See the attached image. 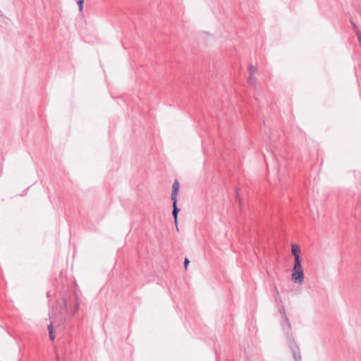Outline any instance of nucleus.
Wrapping results in <instances>:
<instances>
[{
    "mask_svg": "<svg viewBox=\"0 0 361 361\" xmlns=\"http://www.w3.org/2000/svg\"><path fill=\"white\" fill-rule=\"evenodd\" d=\"M288 344L289 348L292 353V355L295 360V361H300L301 360V355L300 352V348L297 343L295 341V339L293 336H288V340H286Z\"/></svg>",
    "mask_w": 361,
    "mask_h": 361,
    "instance_id": "nucleus-1",
    "label": "nucleus"
},
{
    "mask_svg": "<svg viewBox=\"0 0 361 361\" xmlns=\"http://www.w3.org/2000/svg\"><path fill=\"white\" fill-rule=\"evenodd\" d=\"M282 319V329L286 334V340H288V336H293L290 332L291 330V324L286 314L283 315V318Z\"/></svg>",
    "mask_w": 361,
    "mask_h": 361,
    "instance_id": "nucleus-2",
    "label": "nucleus"
},
{
    "mask_svg": "<svg viewBox=\"0 0 361 361\" xmlns=\"http://www.w3.org/2000/svg\"><path fill=\"white\" fill-rule=\"evenodd\" d=\"M291 279L295 283L302 284L304 281L303 270L292 271Z\"/></svg>",
    "mask_w": 361,
    "mask_h": 361,
    "instance_id": "nucleus-3",
    "label": "nucleus"
},
{
    "mask_svg": "<svg viewBox=\"0 0 361 361\" xmlns=\"http://www.w3.org/2000/svg\"><path fill=\"white\" fill-rule=\"evenodd\" d=\"M179 187V183L177 180H176L172 185L171 200H177Z\"/></svg>",
    "mask_w": 361,
    "mask_h": 361,
    "instance_id": "nucleus-4",
    "label": "nucleus"
},
{
    "mask_svg": "<svg viewBox=\"0 0 361 361\" xmlns=\"http://www.w3.org/2000/svg\"><path fill=\"white\" fill-rule=\"evenodd\" d=\"M173 202V210H172V215L175 221L176 225H177L178 222V214L180 211V209L178 208L177 206V200H171Z\"/></svg>",
    "mask_w": 361,
    "mask_h": 361,
    "instance_id": "nucleus-5",
    "label": "nucleus"
},
{
    "mask_svg": "<svg viewBox=\"0 0 361 361\" xmlns=\"http://www.w3.org/2000/svg\"><path fill=\"white\" fill-rule=\"evenodd\" d=\"M291 252L294 256V259H300V248L297 245H292Z\"/></svg>",
    "mask_w": 361,
    "mask_h": 361,
    "instance_id": "nucleus-6",
    "label": "nucleus"
},
{
    "mask_svg": "<svg viewBox=\"0 0 361 361\" xmlns=\"http://www.w3.org/2000/svg\"><path fill=\"white\" fill-rule=\"evenodd\" d=\"M302 270V260L300 259H294V265L293 268V271Z\"/></svg>",
    "mask_w": 361,
    "mask_h": 361,
    "instance_id": "nucleus-7",
    "label": "nucleus"
},
{
    "mask_svg": "<svg viewBox=\"0 0 361 361\" xmlns=\"http://www.w3.org/2000/svg\"><path fill=\"white\" fill-rule=\"evenodd\" d=\"M48 331H49V338L51 341H54L55 339L56 336H55V334L54 331L52 323H51L50 324L48 325Z\"/></svg>",
    "mask_w": 361,
    "mask_h": 361,
    "instance_id": "nucleus-8",
    "label": "nucleus"
},
{
    "mask_svg": "<svg viewBox=\"0 0 361 361\" xmlns=\"http://www.w3.org/2000/svg\"><path fill=\"white\" fill-rule=\"evenodd\" d=\"M78 5L79 11L81 12L83 10L84 0H76Z\"/></svg>",
    "mask_w": 361,
    "mask_h": 361,
    "instance_id": "nucleus-9",
    "label": "nucleus"
},
{
    "mask_svg": "<svg viewBox=\"0 0 361 361\" xmlns=\"http://www.w3.org/2000/svg\"><path fill=\"white\" fill-rule=\"evenodd\" d=\"M248 83L250 85H253L255 83V78L253 77V75L250 74L248 78Z\"/></svg>",
    "mask_w": 361,
    "mask_h": 361,
    "instance_id": "nucleus-10",
    "label": "nucleus"
},
{
    "mask_svg": "<svg viewBox=\"0 0 361 361\" xmlns=\"http://www.w3.org/2000/svg\"><path fill=\"white\" fill-rule=\"evenodd\" d=\"M257 67L253 66H250L249 67V73L250 75H253L255 73L257 72Z\"/></svg>",
    "mask_w": 361,
    "mask_h": 361,
    "instance_id": "nucleus-11",
    "label": "nucleus"
},
{
    "mask_svg": "<svg viewBox=\"0 0 361 361\" xmlns=\"http://www.w3.org/2000/svg\"><path fill=\"white\" fill-rule=\"evenodd\" d=\"M189 263H190V260L188 258H185L184 260V267H185V269H187V267L189 264Z\"/></svg>",
    "mask_w": 361,
    "mask_h": 361,
    "instance_id": "nucleus-12",
    "label": "nucleus"
},
{
    "mask_svg": "<svg viewBox=\"0 0 361 361\" xmlns=\"http://www.w3.org/2000/svg\"><path fill=\"white\" fill-rule=\"evenodd\" d=\"M280 313L281 314V317L282 319L283 318V315L284 314H286V312H285V309L283 307L282 309L280 310Z\"/></svg>",
    "mask_w": 361,
    "mask_h": 361,
    "instance_id": "nucleus-13",
    "label": "nucleus"
},
{
    "mask_svg": "<svg viewBox=\"0 0 361 361\" xmlns=\"http://www.w3.org/2000/svg\"><path fill=\"white\" fill-rule=\"evenodd\" d=\"M236 198L238 200L239 204H240V200L238 199V190L235 189Z\"/></svg>",
    "mask_w": 361,
    "mask_h": 361,
    "instance_id": "nucleus-14",
    "label": "nucleus"
},
{
    "mask_svg": "<svg viewBox=\"0 0 361 361\" xmlns=\"http://www.w3.org/2000/svg\"><path fill=\"white\" fill-rule=\"evenodd\" d=\"M274 291H276V293L277 294H279L278 289H277V288H276V286L274 287Z\"/></svg>",
    "mask_w": 361,
    "mask_h": 361,
    "instance_id": "nucleus-15",
    "label": "nucleus"
}]
</instances>
